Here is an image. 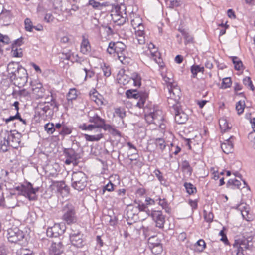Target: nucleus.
Returning a JSON list of instances; mask_svg holds the SVG:
<instances>
[{
    "instance_id": "nucleus-1",
    "label": "nucleus",
    "mask_w": 255,
    "mask_h": 255,
    "mask_svg": "<svg viewBox=\"0 0 255 255\" xmlns=\"http://www.w3.org/2000/svg\"><path fill=\"white\" fill-rule=\"evenodd\" d=\"M0 137V150L3 152L8 151L10 146L16 148L21 141V135L15 130H2Z\"/></svg>"
},
{
    "instance_id": "nucleus-2",
    "label": "nucleus",
    "mask_w": 255,
    "mask_h": 255,
    "mask_svg": "<svg viewBox=\"0 0 255 255\" xmlns=\"http://www.w3.org/2000/svg\"><path fill=\"white\" fill-rule=\"evenodd\" d=\"M107 52L110 54L117 56L121 63L124 64L129 62V58L127 56L126 45L121 42H110L107 48Z\"/></svg>"
},
{
    "instance_id": "nucleus-3",
    "label": "nucleus",
    "mask_w": 255,
    "mask_h": 255,
    "mask_svg": "<svg viewBox=\"0 0 255 255\" xmlns=\"http://www.w3.org/2000/svg\"><path fill=\"white\" fill-rule=\"evenodd\" d=\"M131 24L134 30L135 38L139 44H144L145 42L144 26L142 23V18L135 13L130 15Z\"/></svg>"
},
{
    "instance_id": "nucleus-4",
    "label": "nucleus",
    "mask_w": 255,
    "mask_h": 255,
    "mask_svg": "<svg viewBox=\"0 0 255 255\" xmlns=\"http://www.w3.org/2000/svg\"><path fill=\"white\" fill-rule=\"evenodd\" d=\"M18 194L22 195L28 199L30 201L36 200L37 198V192L39 187L34 188L32 184L28 182L25 185H21L15 188Z\"/></svg>"
},
{
    "instance_id": "nucleus-5",
    "label": "nucleus",
    "mask_w": 255,
    "mask_h": 255,
    "mask_svg": "<svg viewBox=\"0 0 255 255\" xmlns=\"http://www.w3.org/2000/svg\"><path fill=\"white\" fill-rule=\"evenodd\" d=\"M169 95L167 102L170 107H174L176 105H180L179 103L181 95L179 87L177 84H171L168 87Z\"/></svg>"
},
{
    "instance_id": "nucleus-6",
    "label": "nucleus",
    "mask_w": 255,
    "mask_h": 255,
    "mask_svg": "<svg viewBox=\"0 0 255 255\" xmlns=\"http://www.w3.org/2000/svg\"><path fill=\"white\" fill-rule=\"evenodd\" d=\"M72 187L78 191L83 190L86 186L87 178L82 172H75L72 174Z\"/></svg>"
},
{
    "instance_id": "nucleus-7",
    "label": "nucleus",
    "mask_w": 255,
    "mask_h": 255,
    "mask_svg": "<svg viewBox=\"0 0 255 255\" xmlns=\"http://www.w3.org/2000/svg\"><path fill=\"white\" fill-rule=\"evenodd\" d=\"M63 215L62 219L67 224H70L75 223L77 218L74 207L71 205H67L63 208Z\"/></svg>"
},
{
    "instance_id": "nucleus-8",
    "label": "nucleus",
    "mask_w": 255,
    "mask_h": 255,
    "mask_svg": "<svg viewBox=\"0 0 255 255\" xmlns=\"http://www.w3.org/2000/svg\"><path fill=\"white\" fill-rule=\"evenodd\" d=\"M146 109H145V118L147 122L149 124L153 123L155 125H158L162 120L163 117L162 112L160 110H153L149 113H146Z\"/></svg>"
},
{
    "instance_id": "nucleus-9",
    "label": "nucleus",
    "mask_w": 255,
    "mask_h": 255,
    "mask_svg": "<svg viewBox=\"0 0 255 255\" xmlns=\"http://www.w3.org/2000/svg\"><path fill=\"white\" fill-rule=\"evenodd\" d=\"M131 209H128V217L132 214L138 215L139 213L142 214L145 212L146 216H149L150 211L147 208L145 204L141 203L135 202L133 206L130 207Z\"/></svg>"
},
{
    "instance_id": "nucleus-10",
    "label": "nucleus",
    "mask_w": 255,
    "mask_h": 255,
    "mask_svg": "<svg viewBox=\"0 0 255 255\" xmlns=\"http://www.w3.org/2000/svg\"><path fill=\"white\" fill-rule=\"evenodd\" d=\"M66 230V227L63 223L55 224L53 226L47 229V235L50 237H56L62 235Z\"/></svg>"
},
{
    "instance_id": "nucleus-11",
    "label": "nucleus",
    "mask_w": 255,
    "mask_h": 255,
    "mask_svg": "<svg viewBox=\"0 0 255 255\" xmlns=\"http://www.w3.org/2000/svg\"><path fill=\"white\" fill-rule=\"evenodd\" d=\"M125 9L121 7H116L112 11L111 16L115 22H118L119 24L123 23L126 21V13Z\"/></svg>"
},
{
    "instance_id": "nucleus-12",
    "label": "nucleus",
    "mask_w": 255,
    "mask_h": 255,
    "mask_svg": "<svg viewBox=\"0 0 255 255\" xmlns=\"http://www.w3.org/2000/svg\"><path fill=\"white\" fill-rule=\"evenodd\" d=\"M23 238V232L17 228L9 229L7 231V238L11 243H17Z\"/></svg>"
},
{
    "instance_id": "nucleus-13",
    "label": "nucleus",
    "mask_w": 255,
    "mask_h": 255,
    "mask_svg": "<svg viewBox=\"0 0 255 255\" xmlns=\"http://www.w3.org/2000/svg\"><path fill=\"white\" fill-rule=\"evenodd\" d=\"M149 216H151L153 220L155 222L156 227L162 229L165 222V217L161 211L151 210L150 212Z\"/></svg>"
},
{
    "instance_id": "nucleus-14",
    "label": "nucleus",
    "mask_w": 255,
    "mask_h": 255,
    "mask_svg": "<svg viewBox=\"0 0 255 255\" xmlns=\"http://www.w3.org/2000/svg\"><path fill=\"white\" fill-rule=\"evenodd\" d=\"M174 110L175 120L179 124L185 123L188 120V115L181 109L180 105L172 107Z\"/></svg>"
},
{
    "instance_id": "nucleus-15",
    "label": "nucleus",
    "mask_w": 255,
    "mask_h": 255,
    "mask_svg": "<svg viewBox=\"0 0 255 255\" xmlns=\"http://www.w3.org/2000/svg\"><path fill=\"white\" fill-rule=\"evenodd\" d=\"M14 84L18 86L21 87L24 86L28 80V74L27 71L25 68H20L18 74H16V76L15 78Z\"/></svg>"
},
{
    "instance_id": "nucleus-16",
    "label": "nucleus",
    "mask_w": 255,
    "mask_h": 255,
    "mask_svg": "<svg viewBox=\"0 0 255 255\" xmlns=\"http://www.w3.org/2000/svg\"><path fill=\"white\" fill-rule=\"evenodd\" d=\"M63 251V245L61 241L53 242L49 249V255H62Z\"/></svg>"
},
{
    "instance_id": "nucleus-17",
    "label": "nucleus",
    "mask_w": 255,
    "mask_h": 255,
    "mask_svg": "<svg viewBox=\"0 0 255 255\" xmlns=\"http://www.w3.org/2000/svg\"><path fill=\"white\" fill-rule=\"evenodd\" d=\"M20 68H23L18 63L12 62L7 66V71L11 79L15 78L16 74H18Z\"/></svg>"
},
{
    "instance_id": "nucleus-18",
    "label": "nucleus",
    "mask_w": 255,
    "mask_h": 255,
    "mask_svg": "<svg viewBox=\"0 0 255 255\" xmlns=\"http://www.w3.org/2000/svg\"><path fill=\"white\" fill-rule=\"evenodd\" d=\"M146 52L147 54L152 58L156 63L160 62V59L159 57V53L158 52L157 48L155 47L153 43H150L148 45V50Z\"/></svg>"
},
{
    "instance_id": "nucleus-19",
    "label": "nucleus",
    "mask_w": 255,
    "mask_h": 255,
    "mask_svg": "<svg viewBox=\"0 0 255 255\" xmlns=\"http://www.w3.org/2000/svg\"><path fill=\"white\" fill-rule=\"evenodd\" d=\"M233 136H230L228 138L225 139L224 142L221 144V147L224 153L229 154L233 152Z\"/></svg>"
},
{
    "instance_id": "nucleus-20",
    "label": "nucleus",
    "mask_w": 255,
    "mask_h": 255,
    "mask_svg": "<svg viewBox=\"0 0 255 255\" xmlns=\"http://www.w3.org/2000/svg\"><path fill=\"white\" fill-rule=\"evenodd\" d=\"M70 239L72 244L77 247L81 248L83 246V240L82 238V235L78 232L76 234L74 233L71 234L70 236Z\"/></svg>"
},
{
    "instance_id": "nucleus-21",
    "label": "nucleus",
    "mask_w": 255,
    "mask_h": 255,
    "mask_svg": "<svg viewBox=\"0 0 255 255\" xmlns=\"http://www.w3.org/2000/svg\"><path fill=\"white\" fill-rule=\"evenodd\" d=\"M31 89L33 94L37 98H41L44 96V89L43 88L42 85L40 83H36L31 84Z\"/></svg>"
},
{
    "instance_id": "nucleus-22",
    "label": "nucleus",
    "mask_w": 255,
    "mask_h": 255,
    "mask_svg": "<svg viewBox=\"0 0 255 255\" xmlns=\"http://www.w3.org/2000/svg\"><path fill=\"white\" fill-rule=\"evenodd\" d=\"M53 190H55V191L62 194L63 192L68 193V188L63 181H55L53 182L51 185Z\"/></svg>"
},
{
    "instance_id": "nucleus-23",
    "label": "nucleus",
    "mask_w": 255,
    "mask_h": 255,
    "mask_svg": "<svg viewBox=\"0 0 255 255\" xmlns=\"http://www.w3.org/2000/svg\"><path fill=\"white\" fill-rule=\"evenodd\" d=\"M86 65H88V62L87 60H83L79 62V66H78L79 70H83L84 71V80H86L88 78L92 77L94 75V73L92 71L89 70Z\"/></svg>"
},
{
    "instance_id": "nucleus-24",
    "label": "nucleus",
    "mask_w": 255,
    "mask_h": 255,
    "mask_svg": "<svg viewBox=\"0 0 255 255\" xmlns=\"http://www.w3.org/2000/svg\"><path fill=\"white\" fill-rule=\"evenodd\" d=\"M249 247V242L246 239L238 240L236 241V242L234 244V247L237 249L238 252L244 249H248Z\"/></svg>"
},
{
    "instance_id": "nucleus-25",
    "label": "nucleus",
    "mask_w": 255,
    "mask_h": 255,
    "mask_svg": "<svg viewBox=\"0 0 255 255\" xmlns=\"http://www.w3.org/2000/svg\"><path fill=\"white\" fill-rule=\"evenodd\" d=\"M91 51V45L89 41L85 36L82 37L80 46V51L84 54H88Z\"/></svg>"
},
{
    "instance_id": "nucleus-26",
    "label": "nucleus",
    "mask_w": 255,
    "mask_h": 255,
    "mask_svg": "<svg viewBox=\"0 0 255 255\" xmlns=\"http://www.w3.org/2000/svg\"><path fill=\"white\" fill-rule=\"evenodd\" d=\"M105 120L100 118L98 115L95 114L93 116L90 117L89 122L93 123L94 125H93L95 127V129H100V127L101 125L103 124V122Z\"/></svg>"
},
{
    "instance_id": "nucleus-27",
    "label": "nucleus",
    "mask_w": 255,
    "mask_h": 255,
    "mask_svg": "<svg viewBox=\"0 0 255 255\" xmlns=\"http://www.w3.org/2000/svg\"><path fill=\"white\" fill-rule=\"evenodd\" d=\"M90 99L98 106H102L104 104V98L103 96L97 91L93 92L90 95Z\"/></svg>"
},
{
    "instance_id": "nucleus-28",
    "label": "nucleus",
    "mask_w": 255,
    "mask_h": 255,
    "mask_svg": "<svg viewBox=\"0 0 255 255\" xmlns=\"http://www.w3.org/2000/svg\"><path fill=\"white\" fill-rule=\"evenodd\" d=\"M94 132L98 134L94 135H90L87 134H84V137L86 141H98L103 137V134L101 133V129L94 130Z\"/></svg>"
},
{
    "instance_id": "nucleus-29",
    "label": "nucleus",
    "mask_w": 255,
    "mask_h": 255,
    "mask_svg": "<svg viewBox=\"0 0 255 255\" xmlns=\"http://www.w3.org/2000/svg\"><path fill=\"white\" fill-rule=\"evenodd\" d=\"M251 123L253 131L248 135V139L252 144V146L255 149V118L251 120Z\"/></svg>"
},
{
    "instance_id": "nucleus-30",
    "label": "nucleus",
    "mask_w": 255,
    "mask_h": 255,
    "mask_svg": "<svg viewBox=\"0 0 255 255\" xmlns=\"http://www.w3.org/2000/svg\"><path fill=\"white\" fill-rule=\"evenodd\" d=\"M118 83L120 84H127L130 80V77L125 74L124 72H119L117 75Z\"/></svg>"
},
{
    "instance_id": "nucleus-31",
    "label": "nucleus",
    "mask_w": 255,
    "mask_h": 255,
    "mask_svg": "<svg viewBox=\"0 0 255 255\" xmlns=\"http://www.w3.org/2000/svg\"><path fill=\"white\" fill-rule=\"evenodd\" d=\"M220 128L222 131L225 132L231 128V124L228 123L226 118H222L219 121Z\"/></svg>"
},
{
    "instance_id": "nucleus-32",
    "label": "nucleus",
    "mask_w": 255,
    "mask_h": 255,
    "mask_svg": "<svg viewBox=\"0 0 255 255\" xmlns=\"http://www.w3.org/2000/svg\"><path fill=\"white\" fill-rule=\"evenodd\" d=\"M241 185V181L236 179H230L227 184V187L231 189L240 188Z\"/></svg>"
},
{
    "instance_id": "nucleus-33",
    "label": "nucleus",
    "mask_w": 255,
    "mask_h": 255,
    "mask_svg": "<svg viewBox=\"0 0 255 255\" xmlns=\"http://www.w3.org/2000/svg\"><path fill=\"white\" fill-rule=\"evenodd\" d=\"M89 5L92 6L94 8L97 9H102L103 7H106L108 5L107 2L100 3L94 0H90L88 2Z\"/></svg>"
},
{
    "instance_id": "nucleus-34",
    "label": "nucleus",
    "mask_w": 255,
    "mask_h": 255,
    "mask_svg": "<svg viewBox=\"0 0 255 255\" xmlns=\"http://www.w3.org/2000/svg\"><path fill=\"white\" fill-rule=\"evenodd\" d=\"M15 204L14 201L13 203L7 202V203H6L3 196V193L0 194V207L3 208H13L15 206Z\"/></svg>"
},
{
    "instance_id": "nucleus-35",
    "label": "nucleus",
    "mask_w": 255,
    "mask_h": 255,
    "mask_svg": "<svg viewBox=\"0 0 255 255\" xmlns=\"http://www.w3.org/2000/svg\"><path fill=\"white\" fill-rule=\"evenodd\" d=\"M130 79L132 80L135 87H139L141 85V78L140 75L137 73H133L131 74Z\"/></svg>"
},
{
    "instance_id": "nucleus-36",
    "label": "nucleus",
    "mask_w": 255,
    "mask_h": 255,
    "mask_svg": "<svg viewBox=\"0 0 255 255\" xmlns=\"http://www.w3.org/2000/svg\"><path fill=\"white\" fill-rule=\"evenodd\" d=\"M11 54L14 57H21L23 55L22 49L15 45L12 46Z\"/></svg>"
},
{
    "instance_id": "nucleus-37",
    "label": "nucleus",
    "mask_w": 255,
    "mask_h": 255,
    "mask_svg": "<svg viewBox=\"0 0 255 255\" xmlns=\"http://www.w3.org/2000/svg\"><path fill=\"white\" fill-rule=\"evenodd\" d=\"M100 128H103L105 130H108L109 131H113L114 133H115L116 134L120 135L119 132L113 128L110 125L106 124L105 123V121L104 120L103 122V124L101 125V126H100Z\"/></svg>"
},
{
    "instance_id": "nucleus-38",
    "label": "nucleus",
    "mask_w": 255,
    "mask_h": 255,
    "mask_svg": "<svg viewBox=\"0 0 255 255\" xmlns=\"http://www.w3.org/2000/svg\"><path fill=\"white\" fill-rule=\"evenodd\" d=\"M78 96L77 91L75 88L70 89L67 95V98L68 101H72L77 98Z\"/></svg>"
},
{
    "instance_id": "nucleus-39",
    "label": "nucleus",
    "mask_w": 255,
    "mask_h": 255,
    "mask_svg": "<svg viewBox=\"0 0 255 255\" xmlns=\"http://www.w3.org/2000/svg\"><path fill=\"white\" fill-rule=\"evenodd\" d=\"M156 147L159 149L162 152L165 149L166 147L165 142L162 138H157L155 140V142Z\"/></svg>"
},
{
    "instance_id": "nucleus-40",
    "label": "nucleus",
    "mask_w": 255,
    "mask_h": 255,
    "mask_svg": "<svg viewBox=\"0 0 255 255\" xmlns=\"http://www.w3.org/2000/svg\"><path fill=\"white\" fill-rule=\"evenodd\" d=\"M232 84V81L230 77L224 78L222 80L221 88L226 89L230 87Z\"/></svg>"
},
{
    "instance_id": "nucleus-41",
    "label": "nucleus",
    "mask_w": 255,
    "mask_h": 255,
    "mask_svg": "<svg viewBox=\"0 0 255 255\" xmlns=\"http://www.w3.org/2000/svg\"><path fill=\"white\" fill-rule=\"evenodd\" d=\"M245 104L244 101H239L237 103L236 105V109L238 115H240L243 113L245 108Z\"/></svg>"
},
{
    "instance_id": "nucleus-42",
    "label": "nucleus",
    "mask_w": 255,
    "mask_h": 255,
    "mask_svg": "<svg viewBox=\"0 0 255 255\" xmlns=\"http://www.w3.org/2000/svg\"><path fill=\"white\" fill-rule=\"evenodd\" d=\"M243 83L245 86H247L252 91L254 90V87L253 85L251 78L249 77H246L243 80Z\"/></svg>"
},
{
    "instance_id": "nucleus-43",
    "label": "nucleus",
    "mask_w": 255,
    "mask_h": 255,
    "mask_svg": "<svg viewBox=\"0 0 255 255\" xmlns=\"http://www.w3.org/2000/svg\"><path fill=\"white\" fill-rule=\"evenodd\" d=\"M184 187L189 194H193L196 191V188L191 183H185Z\"/></svg>"
},
{
    "instance_id": "nucleus-44",
    "label": "nucleus",
    "mask_w": 255,
    "mask_h": 255,
    "mask_svg": "<svg viewBox=\"0 0 255 255\" xmlns=\"http://www.w3.org/2000/svg\"><path fill=\"white\" fill-rule=\"evenodd\" d=\"M191 72L194 75V77H195L198 73L199 72H203L204 71L203 67H200L199 65H193L191 67Z\"/></svg>"
},
{
    "instance_id": "nucleus-45",
    "label": "nucleus",
    "mask_w": 255,
    "mask_h": 255,
    "mask_svg": "<svg viewBox=\"0 0 255 255\" xmlns=\"http://www.w3.org/2000/svg\"><path fill=\"white\" fill-rule=\"evenodd\" d=\"M232 61L234 64L235 68L237 70H241L243 67V64L241 61L236 57L233 58Z\"/></svg>"
},
{
    "instance_id": "nucleus-46",
    "label": "nucleus",
    "mask_w": 255,
    "mask_h": 255,
    "mask_svg": "<svg viewBox=\"0 0 255 255\" xmlns=\"http://www.w3.org/2000/svg\"><path fill=\"white\" fill-rule=\"evenodd\" d=\"M116 115L117 116L119 117L121 119L124 118L126 116V113L124 109L121 108H116L115 109V114L114 116Z\"/></svg>"
},
{
    "instance_id": "nucleus-47",
    "label": "nucleus",
    "mask_w": 255,
    "mask_h": 255,
    "mask_svg": "<svg viewBox=\"0 0 255 255\" xmlns=\"http://www.w3.org/2000/svg\"><path fill=\"white\" fill-rule=\"evenodd\" d=\"M182 168L184 172L190 175L191 174V169L189 164L186 161H184L182 163Z\"/></svg>"
},
{
    "instance_id": "nucleus-48",
    "label": "nucleus",
    "mask_w": 255,
    "mask_h": 255,
    "mask_svg": "<svg viewBox=\"0 0 255 255\" xmlns=\"http://www.w3.org/2000/svg\"><path fill=\"white\" fill-rule=\"evenodd\" d=\"M45 130L49 134H52L55 131V128L53 123H47L44 126Z\"/></svg>"
},
{
    "instance_id": "nucleus-49",
    "label": "nucleus",
    "mask_w": 255,
    "mask_h": 255,
    "mask_svg": "<svg viewBox=\"0 0 255 255\" xmlns=\"http://www.w3.org/2000/svg\"><path fill=\"white\" fill-rule=\"evenodd\" d=\"M101 68L105 76L109 77L111 75V69L108 65H107L104 63L101 66Z\"/></svg>"
},
{
    "instance_id": "nucleus-50",
    "label": "nucleus",
    "mask_w": 255,
    "mask_h": 255,
    "mask_svg": "<svg viewBox=\"0 0 255 255\" xmlns=\"http://www.w3.org/2000/svg\"><path fill=\"white\" fill-rule=\"evenodd\" d=\"M79 128L83 130L93 131L95 129V127L93 125H86L83 124L79 126Z\"/></svg>"
},
{
    "instance_id": "nucleus-51",
    "label": "nucleus",
    "mask_w": 255,
    "mask_h": 255,
    "mask_svg": "<svg viewBox=\"0 0 255 255\" xmlns=\"http://www.w3.org/2000/svg\"><path fill=\"white\" fill-rule=\"evenodd\" d=\"M204 217L205 220L209 223H210L212 221L213 219L214 218L213 214L211 212H207L206 211H204Z\"/></svg>"
},
{
    "instance_id": "nucleus-52",
    "label": "nucleus",
    "mask_w": 255,
    "mask_h": 255,
    "mask_svg": "<svg viewBox=\"0 0 255 255\" xmlns=\"http://www.w3.org/2000/svg\"><path fill=\"white\" fill-rule=\"evenodd\" d=\"M2 6H0V19L3 20H7L9 19V12L8 11L3 12L1 11Z\"/></svg>"
},
{
    "instance_id": "nucleus-53",
    "label": "nucleus",
    "mask_w": 255,
    "mask_h": 255,
    "mask_svg": "<svg viewBox=\"0 0 255 255\" xmlns=\"http://www.w3.org/2000/svg\"><path fill=\"white\" fill-rule=\"evenodd\" d=\"M152 252L155 255H159L163 251L162 245H158L155 247L153 246H151V248H150Z\"/></svg>"
},
{
    "instance_id": "nucleus-54",
    "label": "nucleus",
    "mask_w": 255,
    "mask_h": 255,
    "mask_svg": "<svg viewBox=\"0 0 255 255\" xmlns=\"http://www.w3.org/2000/svg\"><path fill=\"white\" fill-rule=\"evenodd\" d=\"M170 2L169 7L170 8H174L179 6L182 4L181 0H168Z\"/></svg>"
},
{
    "instance_id": "nucleus-55",
    "label": "nucleus",
    "mask_w": 255,
    "mask_h": 255,
    "mask_svg": "<svg viewBox=\"0 0 255 255\" xmlns=\"http://www.w3.org/2000/svg\"><path fill=\"white\" fill-rule=\"evenodd\" d=\"M24 23L25 29L28 31H32L33 26L32 25V23L30 19L29 18H26L25 20Z\"/></svg>"
},
{
    "instance_id": "nucleus-56",
    "label": "nucleus",
    "mask_w": 255,
    "mask_h": 255,
    "mask_svg": "<svg viewBox=\"0 0 255 255\" xmlns=\"http://www.w3.org/2000/svg\"><path fill=\"white\" fill-rule=\"evenodd\" d=\"M44 19L46 22L50 23L54 22L55 18L52 13H47L45 15Z\"/></svg>"
},
{
    "instance_id": "nucleus-57",
    "label": "nucleus",
    "mask_w": 255,
    "mask_h": 255,
    "mask_svg": "<svg viewBox=\"0 0 255 255\" xmlns=\"http://www.w3.org/2000/svg\"><path fill=\"white\" fill-rule=\"evenodd\" d=\"M196 245L199 247L197 249L199 251H203L206 247V243L202 239L198 240L196 243Z\"/></svg>"
},
{
    "instance_id": "nucleus-58",
    "label": "nucleus",
    "mask_w": 255,
    "mask_h": 255,
    "mask_svg": "<svg viewBox=\"0 0 255 255\" xmlns=\"http://www.w3.org/2000/svg\"><path fill=\"white\" fill-rule=\"evenodd\" d=\"M148 97V94L145 93L142 97L140 98L139 101L137 103L136 105L139 107L142 108L144 106L146 98Z\"/></svg>"
},
{
    "instance_id": "nucleus-59",
    "label": "nucleus",
    "mask_w": 255,
    "mask_h": 255,
    "mask_svg": "<svg viewBox=\"0 0 255 255\" xmlns=\"http://www.w3.org/2000/svg\"><path fill=\"white\" fill-rule=\"evenodd\" d=\"M38 108L40 110V112L42 114H46L50 110L48 105H40Z\"/></svg>"
},
{
    "instance_id": "nucleus-60",
    "label": "nucleus",
    "mask_w": 255,
    "mask_h": 255,
    "mask_svg": "<svg viewBox=\"0 0 255 255\" xmlns=\"http://www.w3.org/2000/svg\"><path fill=\"white\" fill-rule=\"evenodd\" d=\"M72 132V129L67 126H64L62 127V130L60 134L63 135H66L70 134Z\"/></svg>"
},
{
    "instance_id": "nucleus-61",
    "label": "nucleus",
    "mask_w": 255,
    "mask_h": 255,
    "mask_svg": "<svg viewBox=\"0 0 255 255\" xmlns=\"http://www.w3.org/2000/svg\"><path fill=\"white\" fill-rule=\"evenodd\" d=\"M162 77L164 81L168 84V87H170V85L171 84H176L175 83H172V78L171 75L168 76L166 75H162Z\"/></svg>"
},
{
    "instance_id": "nucleus-62",
    "label": "nucleus",
    "mask_w": 255,
    "mask_h": 255,
    "mask_svg": "<svg viewBox=\"0 0 255 255\" xmlns=\"http://www.w3.org/2000/svg\"><path fill=\"white\" fill-rule=\"evenodd\" d=\"M219 235V236H221L220 240L224 242L225 244H228V240L226 235L224 233L223 229L220 231Z\"/></svg>"
},
{
    "instance_id": "nucleus-63",
    "label": "nucleus",
    "mask_w": 255,
    "mask_h": 255,
    "mask_svg": "<svg viewBox=\"0 0 255 255\" xmlns=\"http://www.w3.org/2000/svg\"><path fill=\"white\" fill-rule=\"evenodd\" d=\"M18 95L20 97H29L30 96V92L26 90L25 89H23L21 90H20L18 91Z\"/></svg>"
},
{
    "instance_id": "nucleus-64",
    "label": "nucleus",
    "mask_w": 255,
    "mask_h": 255,
    "mask_svg": "<svg viewBox=\"0 0 255 255\" xmlns=\"http://www.w3.org/2000/svg\"><path fill=\"white\" fill-rule=\"evenodd\" d=\"M0 41L4 44H8L10 41V39L7 35H4L0 33Z\"/></svg>"
}]
</instances>
